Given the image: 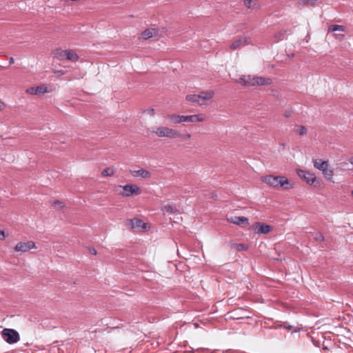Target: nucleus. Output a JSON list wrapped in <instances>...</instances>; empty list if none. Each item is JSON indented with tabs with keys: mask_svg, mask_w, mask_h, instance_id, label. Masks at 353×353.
<instances>
[{
	"mask_svg": "<svg viewBox=\"0 0 353 353\" xmlns=\"http://www.w3.org/2000/svg\"><path fill=\"white\" fill-rule=\"evenodd\" d=\"M166 119L173 124H181L183 123H199L206 120L205 115L202 114L192 115H180L176 114H168Z\"/></svg>",
	"mask_w": 353,
	"mask_h": 353,
	"instance_id": "obj_1",
	"label": "nucleus"
},
{
	"mask_svg": "<svg viewBox=\"0 0 353 353\" xmlns=\"http://www.w3.org/2000/svg\"><path fill=\"white\" fill-rule=\"evenodd\" d=\"M263 181L274 188L280 186L286 190L292 188L290 181L285 176H283L268 175L263 177Z\"/></svg>",
	"mask_w": 353,
	"mask_h": 353,
	"instance_id": "obj_2",
	"label": "nucleus"
},
{
	"mask_svg": "<svg viewBox=\"0 0 353 353\" xmlns=\"http://www.w3.org/2000/svg\"><path fill=\"white\" fill-rule=\"evenodd\" d=\"M152 132L161 138L175 139L181 137V133L179 131L163 126L156 128Z\"/></svg>",
	"mask_w": 353,
	"mask_h": 353,
	"instance_id": "obj_3",
	"label": "nucleus"
},
{
	"mask_svg": "<svg viewBox=\"0 0 353 353\" xmlns=\"http://www.w3.org/2000/svg\"><path fill=\"white\" fill-rule=\"evenodd\" d=\"M3 340L9 344L17 343L20 340V335L13 329L5 328L1 332Z\"/></svg>",
	"mask_w": 353,
	"mask_h": 353,
	"instance_id": "obj_4",
	"label": "nucleus"
},
{
	"mask_svg": "<svg viewBox=\"0 0 353 353\" xmlns=\"http://www.w3.org/2000/svg\"><path fill=\"white\" fill-rule=\"evenodd\" d=\"M297 174L301 179H303L307 183L311 185L316 187L319 185V182L315 183L316 181V176L310 172L303 170H298Z\"/></svg>",
	"mask_w": 353,
	"mask_h": 353,
	"instance_id": "obj_5",
	"label": "nucleus"
},
{
	"mask_svg": "<svg viewBox=\"0 0 353 353\" xmlns=\"http://www.w3.org/2000/svg\"><path fill=\"white\" fill-rule=\"evenodd\" d=\"M252 228L258 234H267L273 230L272 226L263 222H255Z\"/></svg>",
	"mask_w": 353,
	"mask_h": 353,
	"instance_id": "obj_6",
	"label": "nucleus"
},
{
	"mask_svg": "<svg viewBox=\"0 0 353 353\" xmlns=\"http://www.w3.org/2000/svg\"><path fill=\"white\" fill-rule=\"evenodd\" d=\"M36 244L34 241H29L27 242H19L15 245L14 250L17 252H26L31 249L36 248Z\"/></svg>",
	"mask_w": 353,
	"mask_h": 353,
	"instance_id": "obj_7",
	"label": "nucleus"
},
{
	"mask_svg": "<svg viewBox=\"0 0 353 353\" xmlns=\"http://www.w3.org/2000/svg\"><path fill=\"white\" fill-rule=\"evenodd\" d=\"M250 43V38L247 37H239L234 40L230 46V48L232 50L239 49Z\"/></svg>",
	"mask_w": 353,
	"mask_h": 353,
	"instance_id": "obj_8",
	"label": "nucleus"
},
{
	"mask_svg": "<svg viewBox=\"0 0 353 353\" xmlns=\"http://www.w3.org/2000/svg\"><path fill=\"white\" fill-rule=\"evenodd\" d=\"M123 192L121 194L126 197L131 196L132 194H135L137 195L141 194V189L135 185L127 184L123 186Z\"/></svg>",
	"mask_w": 353,
	"mask_h": 353,
	"instance_id": "obj_9",
	"label": "nucleus"
},
{
	"mask_svg": "<svg viewBox=\"0 0 353 353\" xmlns=\"http://www.w3.org/2000/svg\"><path fill=\"white\" fill-rule=\"evenodd\" d=\"M256 76L243 75L236 81L245 87L255 86Z\"/></svg>",
	"mask_w": 353,
	"mask_h": 353,
	"instance_id": "obj_10",
	"label": "nucleus"
},
{
	"mask_svg": "<svg viewBox=\"0 0 353 353\" xmlns=\"http://www.w3.org/2000/svg\"><path fill=\"white\" fill-rule=\"evenodd\" d=\"M130 173L134 177H141L143 179H150L151 177V173L148 170L144 169H139L137 170L130 171Z\"/></svg>",
	"mask_w": 353,
	"mask_h": 353,
	"instance_id": "obj_11",
	"label": "nucleus"
},
{
	"mask_svg": "<svg viewBox=\"0 0 353 353\" xmlns=\"http://www.w3.org/2000/svg\"><path fill=\"white\" fill-rule=\"evenodd\" d=\"M27 93L30 94H41L48 92V88L45 85L31 87L26 90Z\"/></svg>",
	"mask_w": 353,
	"mask_h": 353,
	"instance_id": "obj_12",
	"label": "nucleus"
},
{
	"mask_svg": "<svg viewBox=\"0 0 353 353\" xmlns=\"http://www.w3.org/2000/svg\"><path fill=\"white\" fill-rule=\"evenodd\" d=\"M227 219L230 223H234V224H236L238 225H241L243 224H248V221H249L247 217L236 216L228 217Z\"/></svg>",
	"mask_w": 353,
	"mask_h": 353,
	"instance_id": "obj_13",
	"label": "nucleus"
},
{
	"mask_svg": "<svg viewBox=\"0 0 353 353\" xmlns=\"http://www.w3.org/2000/svg\"><path fill=\"white\" fill-rule=\"evenodd\" d=\"M128 225L132 229L145 228V223L139 219H132L128 221Z\"/></svg>",
	"mask_w": 353,
	"mask_h": 353,
	"instance_id": "obj_14",
	"label": "nucleus"
},
{
	"mask_svg": "<svg viewBox=\"0 0 353 353\" xmlns=\"http://www.w3.org/2000/svg\"><path fill=\"white\" fill-rule=\"evenodd\" d=\"M272 83L271 78H265L256 76L255 86L256 85H268Z\"/></svg>",
	"mask_w": 353,
	"mask_h": 353,
	"instance_id": "obj_15",
	"label": "nucleus"
},
{
	"mask_svg": "<svg viewBox=\"0 0 353 353\" xmlns=\"http://www.w3.org/2000/svg\"><path fill=\"white\" fill-rule=\"evenodd\" d=\"M314 168H316V169L321 170V171H324L325 170V168L329 166V164H328V162L327 161H323L321 159H316L314 161Z\"/></svg>",
	"mask_w": 353,
	"mask_h": 353,
	"instance_id": "obj_16",
	"label": "nucleus"
},
{
	"mask_svg": "<svg viewBox=\"0 0 353 353\" xmlns=\"http://www.w3.org/2000/svg\"><path fill=\"white\" fill-rule=\"evenodd\" d=\"M213 95L214 92L212 90L203 91L198 94L200 101L209 100L213 97Z\"/></svg>",
	"mask_w": 353,
	"mask_h": 353,
	"instance_id": "obj_17",
	"label": "nucleus"
},
{
	"mask_svg": "<svg viewBox=\"0 0 353 353\" xmlns=\"http://www.w3.org/2000/svg\"><path fill=\"white\" fill-rule=\"evenodd\" d=\"M244 5L248 8L250 9H259V4L257 1V0H244Z\"/></svg>",
	"mask_w": 353,
	"mask_h": 353,
	"instance_id": "obj_18",
	"label": "nucleus"
},
{
	"mask_svg": "<svg viewBox=\"0 0 353 353\" xmlns=\"http://www.w3.org/2000/svg\"><path fill=\"white\" fill-rule=\"evenodd\" d=\"M66 60L77 61L79 59L78 54L72 50H66Z\"/></svg>",
	"mask_w": 353,
	"mask_h": 353,
	"instance_id": "obj_19",
	"label": "nucleus"
},
{
	"mask_svg": "<svg viewBox=\"0 0 353 353\" xmlns=\"http://www.w3.org/2000/svg\"><path fill=\"white\" fill-rule=\"evenodd\" d=\"M185 99L187 101L197 103L199 105H203V103L200 101L199 96H198V94H188Z\"/></svg>",
	"mask_w": 353,
	"mask_h": 353,
	"instance_id": "obj_20",
	"label": "nucleus"
},
{
	"mask_svg": "<svg viewBox=\"0 0 353 353\" xmlns=\"http://www.w3.org/2000/svg\"><path fill=\"white\" fill-rule=\"evenodd\" d=\"M286 30H281L276 32L274 35V42L282 41L285 38Z\"/></svg>",
	"mask_w": 353,
	"mask_h": 353,
	"instance_id": "obj_21",
	"label": "nucleus"
},
{
	"mask_svg": "<svg viewBox=\"0 0 353 353\" xmlns=\"http://www.w3.org/2000/svg\"><path fill=\"white\" fill-rule=\"evenodd\" d=\"M154 29H147L142 32V37L144 39H148L154 35Z\"/></svg>",
	"mask_w": 353,
	"mask_h": 353,
	"instance_id": "obj_22",
	"label": "nucleus"
},
{
	"mask_svg": "<svg viewBox=\"0 0 353 353\" xmlns=\"http://www.w3.org/2000/svg\"><path fill=\"white\" fill-rule=\"evenodd\" d=\"M54 57L57 58L59 60H65L66 59V50H57L54 52Z\"/></svg>",
	"mask_w": 353,
	"mask_h": 353,
	"instance_id": "obj_23",
	"label": "nucleus"
},
{
	"mask_svg": "<svg viewBox=\"0 0 353 353\" xmlns=\"http://www.w3.org/2000/svg\"><path fill=\"white\" fill-rule=\"evenodd\" d=\"M329 32L345 31V27L341 25H332L328 28Z\"/></svg>",
	"mask_w": 353,
	"mask_h": 353,
	"instance_id": "obj_24",
	"label": "nucleus"
},
{
	"mask_svg": "<svg viewBox=\"0 0 353 353\" xmlns=\"http://www.w3.org/2000/svg\"><path fill=\"white\" fill-rule=\"evenodd\" d=\"M162 210L165 211L169 214H175L177 212L176 208L170 205H164L162 207Z\"/></svg>",
	"mask_w": 353,
	"mask_h": 353,
	"instance_id": "obj_25",
	"label": "nucleus"
},
{
	"mask_svg": "<svg viewBox=\"0 0 353 353\" xmlns=\"http://www.w3.org/2000/svg\"><path fill=\"white\" fill-rule=\"evenodd\" d=\"M324 176L329 181H331L333 176H334V172L332 170H329L328 167L325 168L324 171L322 172Z\"/></svg>",
	"mask_w": 353,
	"mask_h": 353,
	"instance_id": "obj_26",
	"label": "nucleus"
},
{
	"mask_svg": "<svg viewBox=\"0 0 353 353\" xmlns=\"http://www.w3.org/2000/svg\"><path fill=\"white\" fill-rule=\"evenodd\" d=\"M115 171L113 168H107L102 171V175L104 176H110L114 175Z\"/></svg>",
	"mask_w": 353,
	"mask_h": 353,
	"instance_id": "obj_27",
	"label": "nucleus"
},
{
	"mask_svg": "<svg viewBox=\"0 0 353 353\" xmlns=\"http://www.w3.org/2000/svg\"><path fill=\"white\" fill-rule=\"evenodd\" d=\"M312 236H313V239L316 241V242H322L324 241V236L323 235L322 233L321 232H314L312 234Z\"/></svg>",
	"mask_w": 353,
	"mask_h": 353,
	"instance_id": "obj_28",
	"label": "nucleus"
},
{
	"mask_svg": "<svg viewBox=\"0 0 353 353\" xmlns=\"http://www.w3.org/2000/svg\"><path fill=\"white\" fill-rule=\"evenodd\" d=\"M296 132L299 135L303 136L307 134V130L305 126L299 125L296 130Z\"/></svg>",
	"mask_w": 353,
	"mask_h": 353,
	"instance_id": "obj_29",
	"label": "nucleus"
},
{
	"mask_svg": "<svg viewBox=\"0 0 353 353\" xmlns=\"http://www.w3.org/2000/svg\"><path fill=\"white\" fill-rule=\"evenodd\" d=\"M234 248L238 251H245L248 249V246L243 243H236L234 245Z\"/></svg>",
	"mask_w": 353,
	"mask_h": 353,
	"instance_id": "obj_30",
	"label": "nucleus"
},
{
	"mask_svg": "<svg viewBox=\"0 0 353 353\" xmlns=\"http://www.w3.org/2000/svg\"><path fill=\"white\" fill-rule=\"evenodd\" d=\"M52 205H59V208L61 209L63 208H64V204L63 202H61V201L59 200H55L52 202Z\"/></svg>",
	"mask_w": 353,
	"mask_h": 353,
	"instance_id": "obj_31",
	"label": "nucleus"
},
{
	"mask_svg": "<svg viewBox=\"0 0 353 353\" xmlns=\"http://www.w3.org/2000/svg\"><path fill=\"white\" fill-rule=\"evenodd\" d=\"M292 112H293V111L291 109H288V110H285L283 115L285 117L288 118L292 116Z\"/></svg>",
	"mask_w": 353,
	"mask_h": 353,
	"instance_id": "obj_32",
	"label": "nucleus"
},
{
	"mask_svg": "<svg viewBox=\"0 0 353 353\" xmlns=\"http://www.w3.org/2000/svg\"><path fill=\"white\" fill-rule=\"evenodd\" d=\"M144 112H146V113H148V114H150L151 116H154V114H155V110H154V108H148V109L145 110L144 111Z\"/></svg>",
	"mask_w": 353,
	"mask_h": 353,
	"instance_id": "obj_33",
	"label": "nucleus"
},
{
	"mask_svg": "<svg viewBox=\"0 0 353 353\" xmlns=\"http://www.w3.org/2000/svg\"><path fill=\"white\" fill-rule=\"evenodd\" d=\"M184 139H190L191 137V134L190 133H186L185 134H181V137Z\"/></svg>",
	"mask_w": 353,
	"mask_h": 353,
	"instance_id": "obj_34",
	"label": "nucleus"
},
{
	"mask_svg": "<svg viewBox=\"0 0 353 353\" xmlns=\"http://www.w3.org/2000/svg\"><path fill=\"white\" fill-rule=\"evenodd\" d=\"M6 237L5 232L3 230H0V240H3Z\"/></svg>",
	"mask_w": 353,
	"mask_h": 353,
	"instance_id": "obj_35",
	"label": "nucleus"
},
{
	"mask_svg": "<svg viewBox=\"0 0 353 353\" xmlns=\"http://www.w3.org/2000/svg\"><path fill=\"white\" fill-rule=\"evenodd\" d=\"M279 326L280 327H283L284 328H286L288 330H292V325L286 326L285 325H280Z\"/></svg>",
	"mask_w": 353,
	"mask_h": 353,
	"instance_id": "obj_36",
	"label": "nucleus"
},
{
	"mask_svg": "<svg viewBox=\"0 0 353 353\" xmlns=\"http://www.w3.org/2000/svg\"><path fill=\"white\" fill-rule=\"evenodd\" d=\"M90 252L92 254L96 255L97 254V250L94 248H90Z\"/></svg>",
	"mask_w": 353,
	"mask_h": 353,
	"instance_id": "obj_37",
	"label": "nucleus"
},
{
	"mask_svg": "<svg viewBox=\"0 0 353 353\" xmlns=\"http://www.w3.org/2000/svg\"><path fill=\"white\" fill-rule=\"evenodd\" d=\"M216 197H217V194L214 192H212V198H213L214 199H216Z\"/></svg>",
	"mask_w": 353,
	"mask_h": 353,
	"instance_id": "obj_38",
	"label": "nucleus"
},
{
	"mask_svg": "<svg viewBox=\"0 0 353 353\" xmlns=\"http://www.w3.org/2000/svg\"><path fill=\"white\" fill-rule=\"evenodd\" d=\"M4 103L0 101V110L3 109Z\"/></svg>",
	"mask_w": 353,
	"mask_h": 353,
	"instance_id": "obj_39",
	"label": "nucleus"
},
{
	"mask_svg": "<svg viewBox=\"0 0 353 353\" xmlns=\"http://www.w3.org/2000/svg\"><path fill=\"white\" fill-rule=\"evenodd\" d=\"M9 63H10V64L14 63V59L12 57L10 58Z\"/></svg>",
	"mask_w": 353,
	"mask_h": 353,
	"instance_id": "obj_40",
	"label": "nucleus"
},
{
	"mask_svg": "<svg viewBox=\"0 0 353 353\" xmlns=\"http://www.w3.org/2000/svg\"><path fill=\"white\" fill-rule=\"evenodd\" d=\"M347 164V163L346 162H343V163H341V165L342 166H345V165H346Z\"/></svg>",
	"mask_w": 353,
	"mask_h": 353,
	"instance_id": "obj_41",
	"label": "nucleus"
},
{
	"mask_svg": "<svg viewBox=\"0 0 353 353\" xmlns=\"http://www.w3.org/2000/svg\"><path fill=\"white\" fill-rule=\"evenodd\" d=\"M351 194H352V195L353 196V190L352 191Z\"/></svg>",
	"mask_w": 353,
	"mask_h": 353,
	"instance_id": "obj_42",
	"label": "nucleus"
}]
</instances>
